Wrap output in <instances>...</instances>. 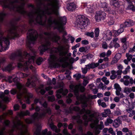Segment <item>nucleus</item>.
Wrapping results in <instances>:
<instances>
[{"label":"nucleus","mask_w":135,"mask_h":135,"mask_svg":"<svg viewBox=\"0 0 135 135\" xmlns=\"http://www.w3.org/2000/svg\"><path fill=\"white\" fill-rule=\"evenodd\" d=\"M27 0H12V11H17L24 16H28L30 18L31 24H39L47 28L53 27L57 29L60 32H62L61 41L65 44L69 40L65 36L67 33L65 31L64 26L67 22L65 16L59 17L57 19L53 15H50L46 24V15H54L58 16V9L60 7L58 0H38L39 5L36 8L32 5L30 7L32 11L29 13L25 11L24 8L26 1Z\"/></svg>","instance_id":"1"},{"label":"nucleus","mask_w":135,"mask_h":135,"mask_svg":"<svg viewBox=\"0 0 135 135\" xmlns=\"http://www.w3.org/2000/svg\"><path fill=\"white\" fill-rule=\"evenodd\" d=\"M44 34L46 38L43 39L44 42L39 47V49L40 53L43 54L44 52L51 49L50 50L51 55L49 60L50 66L51 67L58 68L59 66V64L58 62H60L64 64L63 67L65 68L68 65L69 62L72 63L75 61L74 58H70L71 54V53L68 54L69 49L68 45L59 46L57 47L51 49L50 41L57 42L60 39V36L52 32H45Z\"/></svg>","instance_id":"2"},{"label":"nucleus","mask_w":135,"mask_h":135,"mask_svg":"<svg viewBox=\"0 0 135 135\" xmlns=\"http://www.w3.org/2000/svg\"><path fill=\"white\" fill-rule=\"evenodd\" d=\"M33 53L34 55L33 56L26 52L12 54L10 56V59L13 60L17 58L19 61L18 64V67L22 69L25 71L27 70L29 68L32 71H34L36 68L33 66V65L35 57V53Z\"/></svg>","instance_id":"3"},{"label":"nucleus","mask_w":135,"mask_h":135,"mask_svg":"<svg viewBox=\"0 0 135 135\" xmlns=\"http://www.w3.org/2000/svg\"><path fill=\"white\" fill-rule=\"evenodd\" d=\"M82 104V109L80 112V113L81 114L85 113L83 117L84 120V124L86 126L87 125L88 122L91 121V123L90 124V127L92 128H94V132L95 135H97L99 134L100 132V130H102L104 127V126L102 122L101 121L99 125H97L99 122V117L96 114L94 113L90 114L91 111L89 109L86 110L85 108L87 107L83 106V103Z\"/></svg>","instance_id":"4"},{"label":"nucleus","mask_w":135,"mask_h":135,"mask_svg":"<svg viewBox=\"0 0 135 135\" xmlns=\"http://www.w3.org/2000/svg\"><path fill=\"white\" fill-rule=\"evenodd\" d=\"M70 88L71 91L74 92L76 96L77 100L76 102L75 105H77L80 103H83V106H88L89 99H95L97 97L96 95L88 94L87 97L84 95H79L78 94L79 90L82 92H83L85 90L84 87L82 86L80 84L75 85L71 84L70 86Z\"/></svg>","instance_id":"5"},{"label":"nucleus","mask_w":135,"mask_h":135,"mask_svg":"<svg viewBox=\"0 0 135 135\" xmlns=\"http://www.w3.org/2000/svg\"><path fill=\"white\" fill-rule=\"evenodd\" d=\"M18 30L17 27L13 26L8 30L7 35L3 37V33L0 30V52L8 49L10 44L9 39H14L18 36Z\"/></svg>","instance_id":"6"},{"label":"nucleus","mask_w":135,"mask_h":135,"mask_svg":"<svg viewBox=\"0 0 135 135\" xmlns=\"http://www.w3.org/2000/svg\"><path fill=\"white\" fill-rule=\"evenodd\" d=\"M18 80V78L16 76V75H13V81L16 85L19 91L17 94V98L21 104L22 103L21 99L23 97L25 98L26 103L29 104L30 103V99L33 97V95L32 94L28 92L25 86L19 83Z\"/></svg>","instance_id":"7"},{"label":"nucleus","mask_w":135,"mask_h":135,"mask_svg":"<svg viewBox=\"0 0 135 135\" xmlns=\"http://www.w3.org/2000/svg\"><path fill=\"white\" fill-rule=\"evenodd\" d=\"M46 113L49 114H51V110L50 108H48L46 109H42L41 112L39 114L37 112H35L32 116L33 119L31 118H27L25 120V121L27 123H32L35 120H38L44 117Z\"/></svg>","instance_id":"8"},{"label":"nucleus","mask_w":135,"mask_h":135,"mask_svg":"<svg viewBox=\"0 0 135 135\" xmlns=\"http://www.w3.org/2000/svg\"><path fill=\"white\" fill-rule=\"evenodd\" d=\"M77 26L78 28L83 30L89 24V20L84 15H79L76 20Z\"/></svg>","instance_id":"9"},{"label":"nucleus","mask_w":135,"mask_h":135,"mask_svg":"<svg viewBox=\"0 0 135 135\" xmlns=\"http://www.w3.org/2000/svg\"><path fill=\"white\" fill-rule=\"evenodd\" d=\"M38 34L36 31L32 29L29 30L27 34V38L28 40L27 45L28 47L30 48L31 45L35 43Z\"/></svg>","instance_id":"10"},{"label":"nucleus","mask_w":135,"mask_h":135,"mask_svg":"<svg viewBox=\"0 0 135 135\" xmlns=\"http://www.w3.org/2000/svg\"><path fill=\"white\" fill-rule=\"evenodd\" d=\"M41 127L40 125L37 126V128L34 133V135H51V133L50 131L47 132V129H45L41 133ZM54 135H62L60 133H59L57 134H55Z\"/></svg>","instance_id":"11"},{"label":"nucleus","mask_w":135,"mask_h":135,"mask_svg":"<svg viewBox=\"0 0 135 135\" xmlns=\"http://www.w3.org/2000/svg\"><path fill=\"white\" fill-rule=\"evenodd\" d=\"M121 82H123L124 84L127 86L129 83L132 84L133 83V80L132 78H130L129 76L127 75L124 76L123 78L120 80Z\"/></svg>","instance_id":"12"},{"label":"nucleus","mask_w":135,"mask_h":135,"mask_svg":"<svg viewBox=\"0 0 135 135\" xmlns=\"http://www.w3.org/2000/svg\"><path fill=\"white\" fill-rule=\"evenodd\" d=\"M114 89L116 90L115 94L117 96H119L120 98H123L125 96L121 92L122 88L118 83H115L114 85Z\"/></svg>","instance_id":"13"},{"label":"nucleus","mask_w":135,"mask_h":135,"mask_svg":"<svg viewBox=\"0 0 135 135\" xmlns=\"http://www.w3.org/2000/svg\"><path fill=\"white\" fill-rule=\"evenodd\" d=\"M106 16V14L104 12L102 11H99L97 12L95 18L96 20L98 21L102 20H104Z\"/></svg>","instance_id":"14"},{"label":"nucleus","mask_w":135,"mask_h":135,"mask_svg":"<svg viewBox=\"0 0 135 135\" xmlns=\"http://www.w3.org/2000/svg\"><path fill=\"white\" fill-rule=\"evenodd\" d=\"M83 6L84 7L86 12L88 13H92L94 12V7L93 4L84 3Z\"/></svg>","instance_id":"15"},{"label":"nucleus","mask_w":135,"mask_h":135,"mask_svg":"<svg viewBox=\"0 0 135 135\" xmlns=\"http://www.w3.org/2000/svg\"><path fill=\"white\" fill-rule=\"evenodd\" d=\"M9 91L8 90H4V93L0 92V98L5 102H8L9 100V98L6 95L9 93Z\"/></svg>","instance_id":"16"},{"label":"nucleus","mask_w":135,"mask_h":135,"mask_svg":"<svg viewBox=\"0 0 135 135\" xmlns=\"http://www.w3.org/2000/svg\"><path fill=\"white\" fill-rule=\"evenodd\" d=\"M35 81L34 77L33 76L30 77L27 79L26 86L30 88L34 87L35 85Z\"/></svg>","instance_id":"17"},{"label":"nucleus","mask_w":135,"mask_h":135,"mask_svg":"<svg viewBox=\"0 0 135 135\" xmlns=\"http://www.w3.org/2000/svg\"><path fill=\"white\" fill-rule=\"evenodd\" d=\"M68 93V90L67 89H63L61 88L57 91L56 96L58 99H60L61 97L60 94H62L64 95H66Z\"/></svg>","instance_id":"18"},{"label":"nucleus","mask_w":135,"mask_h":135,"mask_svg":"<svg viewBox=\"0 0 135 135\" xmlns=\"http://www.w3.org/2000/svg\"><path fill=\"white\" fill-rule=\"evenodd\" d=\"M118 40V38L117 37L113 38L109 44V47L111 48L114 47L115 48H117L120 47V45L117 42V41Z\"/></svg>","instance_id":"19"},{"label":"nucleus","mask_w":135,"mask_h":135,"mask_svg":"<svg viewBox=\"0 0 135 135\" xmlns=\"http://www.w3.org/2000/svg\"><path fill=\"white\" fill-rule=\"evenodd\" d=\"M113 32L110 30H108L105 32L103 34V38L106 40H109L112 38V33Z\"/></svg>","instance_id":"20"},{"label":"nucleus","mask_w":135,"mask_h":135,"mask_svg":"<svg viewBox=\"0 0 135 135\" xmlns=\"http://www.w3.org/2000/svg\"><path fill=\"white\" fill-rule=\"evenodd\" d=\"M76 4L74 2H71L67 4V8L68 10L70 11H73L76 8Z\"/></svg>","instance_id":"21"},{"label":"nucleus","mask_w":135,"mask_h":135,"mask_svg":"<svg viewBox=\"0 0 135 135\" xmlns=\"http://www.w3.org/2000/svg\"><path fill=\"white\" fill-rule=\"evenodd\" d=\"M80 110V108L78 107H73L72 105L69 108V110L67 109L65 110V113L68 114L69 113H71V111L74 110L76 111H78Z\"/></svg>","instance_id":"22"},{"label":"nucleus","mask_w":135,"mask_h":135,"mask_svg":"<svg viewBox=\"0 0 135 135\" xmlns=\"http://www.w3.org/2000/svg\"><path fill=\"white\" fill-rule=\"evenodd\" d=\"M120 28L117 31L115 30L113 31V33H117V34L115 35V36H118L120 34L123 32L124 31V28H126L122 23L120 25Z\"/></svg>","instance_id":"23"},{"label":"nucleus","mask_w":135,"mask_h":135,"mask_svg":"<svg viewBox=\"0 0 135 135\" xmlns=\"http://www.w3.org/2000/svg\"><path fill=\"white\" fill-rule=\"evenodd\" d=\"M122 24L126 27L133 26L134 25V22L132 20H127Z\"/></svg>","instance_id":"24"},{"label":"nucleus","mask_w":135,"mask_h":135,"mask_svg":"<svg viewBox=\"0 0 135 135\" xmlns=\"http://www.w3.org/2000/svg\"><path fill=\"white\" fill-rule=\"evenodd\" d=\"M13 62L10 63L7 66L3 69V71H9L13 70L14 68V67L13 65Z\"/></svg>","instance_id":"25"},{"label":"nucleus","mask_w":135,"mask_h":135,"mask_svg":"<svg viewBox=\"0 0 135 135\" xmlns=\"http://www.w3.org/2000/svg\"><path fill=\"white\" fill-rule=\"evenodd\" d=\"M30 113L29 111L28 110H26L25 111L21 112L18 114V115L20 118H21L25 116L30 115Z\"/></svg>","instance_id":"26"},{"label":"nucleus","mask_w":135,"mask_h":135,"mask_svg":"<svg viewBox=\"0 0 135 135\" xmlns=\"http://www.w3.org/2000/svg\"><path fill=\"white\" fill-rule=\"evenodd\" d=\"M86 65V67L88 68L89 70L90 69H94L97 67V64L94 62L89 63Z\"/></svg>","instance_id":"27"},{"label":"nucleus","mask_w":135,"mask_h":135,"mask_svg":"<svg viewBox=\"0 0 135 135\" xmlns=\"http://www.w3.org/2000/svg\"><path fill=\"white\" fill-rule=\"evenodd\" d=\"M102 7L103 8L104 11H107L108 12H109V11L110 9L108 7V4L105 2H104L102 3Z\"/></svg>","instance_id":"28"},{"label":"nucleus","mask_w":135,"mask_h":135,"mask_svg":"<svg viewBox=\"0 0 135 135\" xmlns=\"http://www.w3.org/2000/svg\"><path fill=\"white\" fill-rule=\"evenodd\" d=\"M16 76L18 78L19 77L21 78H23L28 76L29 74H26L20 72L17 73L16 74Z\"/></svg>","instance_id":"29"},{"label":"nucleus","mask_w":135,"mask_h":135,"mask_svg":"<svg viewBox=\"0 0 135 135\" xmlns=\"http://www.w3.org/2000/svg\"><path fill=\"white\" fill-rule=\"evenodd\" d=\"M110 4L111 5L115 7H118L119 4L118 0H111L110 2Z\"/></svg>","instance_id":"30"},{"label":"nucleus","mask_w":135,"mask_h":135,"mask_svg":"<svg viewBox=\"0 0 135 135\" xmlns=\"http://www.w3.org/2000/svg\"><path fill=\"white\" fill-rule=\"evenodd\" d=\"M121 123V121L119 119L115 120L113 122V125L115 128H117Z\"/></svg>","instance_id":"31"},{"label":"nucleus","mask_w":135,"mask_h":135,"mask_svg":"<svg viewBox=\"0 0 135 135\" xmlns=\"http://www.w3.org/2000/svg\"><path fill=\"white\" fill-rule=\"evenodd\" d=\"M50 127L53 131L56 132L58 133L60 131V129H57V127L54 126L52 123H51L50 124Z\"/></svg>","instance_id":"32"},{"label":"nucleus","mask_w":135,"mask_h":135,"mask_svg":"<svg viewBox=\"0 0 135 135\" xmlns=\"http://www.w3.org/2000/svg\"><path fill=\"white\" fill-rule=\"evenodd\" d=\"M13 114L12 111V110H9L8 111L7 113H4L3 114L1 115V116H0V119L2 120L4 119L5 117L8 114H9L10 115H11L12 114Z\"/></svg>","instance_id":"33"},{"label":"nucleus","mask_w":135,"mask_h":135,"mask_svg":"<svg viewBox=\"0 0 135 135\" xmlns=\"http://www.w3.org/2000/svg\"><path fill=\"white\" fill-rule=\"evenodd\" d=\"M112 75L110 76V78L112 80L115 79L117 77L116 71L114 70H112L111 71Z\"/></svg>","instance_id":"34"},{"label":"nucleus","mask_w":135,"mask_h":135,"mask_svg":"<svg viewBox=\"0 0 135 135\" xmlns=\"http://www.w3.org/2000/svg\"><path fill=\"white\" fill-rule=\"evenodd\" d=\"M97 102L99 106H101L103 108H106L107 106L106 104L104 102H102L101 99L98 100Z\"/></svg>","instance_id":"35"},{"label":"nucleus","mask_w":135,"mask_h":135,"mask_svg":"<svg viewBox=\"0 0 135 135\" xmlns=\"http://www.w3.org/2000/svg\"><path fill=\"white\" fill-rule=\"evenodd\" d=\"M114 114L115 116L120 115L121 114V112L119 108H117L114 111Z\"/></svg>","instance_id":"36"},{"label":"nucleus","mask_w":135,"mask_h":135,"mask_svg":"<svg viewBox=\"0 0 135 135\" xmlns=\"http://www.w3.org/2000/svg\"><path fill=\"white\" fill-rule=\"evenodd\" d=\"M108 65V64L107 62L105 63V64H103L100 65L99 66V65L98 68L99 69H104L107 67Z\"/></svg>","instance_id":"37"},{"label":"nucleus","mask_w":135,"mask_h":135,"mask_svg":"<svg viewBox=\"0 0 135 135\" xmlns=\"http://www.w3.org/2000/svg\"><path fill=\"white\" fill-rule=\"evenodd\" d=\"M128 9L132 10L133 11H135V7L133 5L131 4H129L127 7Z\"/></svg>","instance_id":"38"},{"label":"nucleus","mask_w":135,"mask_h":135,"mask_svg":"<svg viewBox=\"0 0 135 135\" xmlns=\"http://www.w3.org/2000/svg\"><path fill=\"white\" fill-rule=\"evenodd\" d=\"M127 37H124L120 39V40L122 43L124 44V45H123V46L125 47L126 46V44L127 43Z\"/></svg>","instance_id":"39"},{"label":"nucleus","mask_w":135,"mask_h":135,"mask_svg":"<svg viewBox=\"0 0 135 135\" xmlns=\"http://www.w3.org/2000/svg\"><path fill=\"white\" fill-rule=\"evenodd\" d=\"M6 14L3 12H2L0 13V23L2 22Z\"/></svg>","instance_id":"40"},{"label":"nucleus","mask_w":135,"mask_h":135,"mask_svg":"<svg viewBox=\"0 0 135 135\" xmlns=\"http://www.w3.org/2000/svg\"><path fill=\"white\" fill-rule=\"evenodd\" d=\"M43 60H44L42 57H39L37 60L36 63L38 65H40L41 64V62L43 61Z\"/></svg>","instance_id":"41"},{"label":"nucleus","mask_w":135,"mask_h":135,"mask_svg":"<svg viewBox=\"0 0 135 135\" xmlns=\"http://www.w3.org/2000/svg\"><path fill=\"white\" fill-rule=\"evenodd\" d=\"M113 122V120L110 119L108 118V119L105 122V125L106 126H108L109 124L112 123Z\"/></svg>","instance_id":"42"},{"label":"nucleus","mask_w":135,"mask_h":135,"mask_svg":"<svg viewBox=\"0 0 135 135\" xmlns=\"http://www.w3.org/2000/svg\"><path fill=\"white\" fill-rule=\"evenodd\" d=\"M124 92L126 94H128L131 92V88H128V87L125 88L124 90Z\"/></svg>","instance_id":"43"},{"label":"nucleus","mask_w":135,"mask_h":135,"mask_svg":"<svg viewBox=\"0 0 135 135\" xmlns=\"http://www.w3.org/2000/svg\"><path fill=\"white\" fill-rule=\"evenodd\" d=\"M102 81L104 82L106 85L108 84L109 83V81L107 80V78L106 77H104L102 79Z\"/></svg>","instance_id":"44"},{"label":"nucleus","mask_w":135,"mask_h":135,"mask_svg":"<svg viewBox=\"0 0 135 135\" xmlns=\"http://www.w3.org/2000/svg\"><path fill=\"white\" fill-rule=\"evenodd\" d=\"M43 87V85H41L39 88V89H40V93L42 94H44L45 93V91L44 89H42V88Z\"/></svg>","instance_id":"45"},{"label":"nucleus","mask_w":135,"mask_h":135,"mask_svg":"<svg viewBox=\"0 0 135 135\" xmlns=\"http://www.w3.org/2000/svg\"><path fill=\"white\" fill-rule=\"evenodd\" d=\"M94 33H95V37H98L99 33V28H96L95 31Z\"/></svg>","instance_id":"46"},{"label":"nucleus","mask_w":135,"mask_h":135,"mask_svg":"<svg viewBox=\"0 0 135 135\" xmlns=\"http://www.w3.org/2000/svg\"><path fill=\"white\" fill-rule=\"evenodd\" d=\"M98 87L99 88L103 90L105 89L106 88V86H104L103 83H100L99 84Z\"/></svg>","instance_id":"47"},{"label":"nucleus","mask_w":135,"mask_h":135,"mask_svg":"<svg viewBox=\"0 0 135 135\" xmlns=\"http://www.w3.org/2000/svg\"><path fill=\"white\" fill-rule=\"evenodd\" d=\"M85 35L91 38H93L94 37V33L93 32H87L85 33Z\"/></svg>","instance_id":"48"},{"label":"nucleus","mask_w":135,"mask_h":135,"mask_svg":"<svg viewBox=\"0 0 135 135\" xmlns=\"http://www.w3.org/2000/svg\"><path fill=\"white\" fill-rule=\"evenodd\" d=\"M85 66V67L84 68H82L81 69L83 74H84L86 73L88 70L89 69L88 68L86 67V65Z\"/></svg>","instance_id":"49"},{"label":"nucleus","mask_w":135,"mask_h":135,"mask_svg":"<svg viewBox=\"0 0 135 135\" xmlns=\"http://www.w3.org/2000/svg\"><path fill=\"white\" fill-rule=\"evenodd\" d=\"M126 56L127 57V59L129 61H130L132 59L133 56L131 54H129L128 53L126 54Z\"/></svg>","instance_id":"50"},{"label":"nucleus","mask_w":135,"mask_h":135,"mask_svg":"<svg viewBox=\"0 0 135 135\" xmlns=\"http://www.w3.org/2000/svg\"><path fill=\"white\" fill-rule=\"evenodd\" d=\"M130 69V67L129 66H128L125 69V70L123 71H122V73L124 74H126L128 73V71H129V70Z\"/></svg>","instance_id":"51"},{"label":"nucleus","mask_w":135,"mask_h":135,"mask_svg":"<svg viewBox=\"0 0 135 135\" xmlns=\"http://www.w3.org/2000/svg\"><path fill=\"white\" fill-rule=\"evenodd\" d=\"M48 99L49 101L53 102L55 100V97L54 95H52L50 97H49Z\"/></svg>","instance_id":"52"},{"label":"nucleus","mask_w":135,"mask_h":135,"mask_svg":"<svg viewBox=\"0 0 135 135\" xmlns=\"http://www.w3.org/2000/svg\"><path fill=\"white\" fill-rule=\"evenodd\" d=\"M73 76L75 78L76 80H79L81 77V74H77L74 75Z\"/></svg>","instance_id":"53"},{"label":"nucleus","mask_w":135,"mask_h":135,"mask_svg":"<svg viewBox=\"0 0 135 135\" xmlns=\"http://www.w3.org/2000/svg\"><path fill=\"white\" fill-rule=\"evenodd\" d=\"M94 56L92 54H88L87 55H86V58L90 60H91L92 59L93 57Z\"/></svg>","instance_id":"54"},{"label":"nucleus","mask_w":135,"mask_h":135,"mask_svg":"<svg viewBox=\"0 0 135 135\" xmlns=\"http://www.w3.org/2000/svg\"><path fill=\"white\" fill-rule=\"evenodd\" d=\"M39 103L40 105H42L45 108H46L47 107V103L46 101H45L44 102L42 103L41 101L39 102Z\"/></svg>","instance_id":"55"},{"label":"nucleus","mask_w":135,"mask_h":135,"mask_svg":"<svg viewBox=\"0 0 135 135\" xmlns=\"http://www.w3.org/2000/svg\"><path fill=\"white\" fill-rule=\"evenodd\" d=\"M86 47H81L79 48V51L81 52H86Z\"/></svg>","instance_id":"56"},{"label":"nucleus","mask_w":135,"mask_h":135,"mask_svg":"<svg viewBox=\"0 0 135 135\" xmlns=\"http://www.w3.org/2000/svg\"><path fill=\"white\" fill-rule=\"evenodd\" d=\"M118 60L114 57L113 59V60L111 62V64L112 65L118 62Z\"/></svg>","instance_id":"57"},{"label":"nucleus","mask_w":135,"mask_h":135,"mask_svg":"<svg viewBox=\"0 0 135 135\" xmlns=\"http://www.w3.org/2000/svg\"><path fill=\"white\" fill-rule=\"evenodd\" d=\"M121 57V54L120 53H118L116 54L114 57L119 60L120 58Z\"/></svg>","instance_id":"58"},{"label":"nucleus","mask_w":135,"mask_h":135,"mask_svg":"<svg viewBox=\"0 0 135 135\" xmlns=\"http://www.w3.org/2000/svg\"><path fill=\"white\" fill-rule=\"evenodd\" d=\"M63 86V83L62 82L59 83L57 86H55L54 87V89H56L57 88L62 87Z\"/></svg>","instance_id":"59"},{"label":"nucleus","mask_w":135,"mask_h":135,"mask_svg":"<svg viewBox=\"0 0 135 135\" xmlns=\"http://www.w3.org/2000/svg\"><path fill=\"white\" fill-rule=\"evenodd\" d=\"M13 76H9L7 79V81L9 83H11L12 82V79H13Z\"/></svg>","instance_id":"60"},{"label":"nucleus","mask_w":135,"mask_h":135,"mask_svg":"<svg viewBox=\"0 0 135 135\" xmlns=\"http://www.w3.org/2000/svg\"><path fill=\"white\" fill-rule=\"evenodd\" d=\"M19 106L17 104H15L14 106V110L15 111H16L19 109L20 108Z\"/></svg>","instance_id":"61"},{"label":"nucleus","mask_w":135,"mask_h":135,"mask_svg":"<svg viewBox=\"0 0 135 135\" xmlns=\"http://www.w3.org/2000/svg\"><path fill=\"white\" fill-rule=\"evenodd\" d=\"M121 98L120 97H115L113 99L116 102H118L120 100V99Z\"/></svg>","instance_id":"62"},{"label":"nucleus","mask_w":135,"mask_h":135,"mask_svg":"<svg viewBox=\"0 0 135 135\" xmlns=\"http://www.w3.org/2000/svg\"><path fill=\"white\" fill-rule=\"evenodd\" d=\"M117 68L118 70H122L123 69V67L122 65L120 64L117 66Z\"/></svg>","instance_id":"63"},{"label":"nucleus","mask_w":135,"mask_h":135,"mask_svg":"<svg viewBox=\"0 0 135 135\" xmlns=\"http://www.w3.org/2000/svg\"><path fill=\"white\" fill-rule=\"evenodd\" d=\"M63 133L65 135H71L70 134L68 133L67 130L64 129L63 131Z\"/></svg>","instance_id":"64"}]
</instances>
